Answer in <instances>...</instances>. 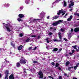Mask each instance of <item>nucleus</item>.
Masks as SVG:
<instances>
[{
  "label": "nucleus",
  "mask_w": 79,
  "mask_h": 79,
  "mask_svg": "<svg viewBox=\"0 0 79 79\" xmlns=\"http://www.w3.org/2000/svg\"><path fill=\"white\" fill-rule=\"evenodd\" d=\"M3 29L6 28L7 31L9 32H10L11 31V29H13V26L8 24H5L3 26Z\"/></svg>",
  "instance_id": "f257e3e1"
},
{
  "label": "nucleus",
  "mask_w": 79,
  "mask_h": 79,
  "mask_svg": "<svg viewBox=\"0 0 79 79\" xmlns=\"http://www.w3.org/2000/svg\"><path fill=\"white\" fill-rule=\"evenodd\" d=\"M62 22V21L61 20H59L57 21L55 23H52V26H56L59 24H60Z\"/></svg>",
  "instance_id": "f03ea898"
},
{
  "label": "nucleus",
  "mask_w": 79,
  "mask_h": 79,
  "mask_svg": "<svg viewBox=\"0 0 79 79\" xmlns=\"http://www.w3.org/2000/svg\"><path fill=\"white\" fill-rule=\"evenodd\" d=\"M5 76L4 79H8V77L9 76L8 75L9 74H10V73H9V71L8 70H6L5 72Z\"/></svg>",
  "instance_id": "7ed1b4c3"
},
{
  "label": "nucleus",
  "mask_w": 79,
  "mask_h": 79,
  "mask_svg": "<svg viewBox=\"0 0 79 79\" xmlns=\"http://www.w3.org/2000/svg\"><path fill=\"white\" fill-rule=\"evenodd\" d=\"M38 75L40 76L39 78L40 79H43L44 78V74L42 71H40L39 72Z\"/></svg>",
  "instance_id": "20e7f679"
},
{
  "label": "nucleus",
  "mask_w": 79,
  "mask_h": 79,
  "mask_svg": "<svg viewBox=\"0 0 79 79\" xmlns=\"http://www.w3.org/2000/svg\"><path fill=\"white\" fill-rule=\"evenodd\" d=\"M20 63L21 64H26V60H24L23 59H21L20 61Z\"/></svg>",
  "instance_id": "39448f33"
},
{
  "label": "nucleus",
  "mask_w": 79,
  "mask_h": 79,
  "mask_svg": "<svg viewBox=\"0 0 79 79\" xmlns=\"http://www.w3.org/2000/svg\"><path fill=\"white\" fill-rule=\"evenodd\" d=\"M71 3L69 5V8H71V6H73L74 5V2L73 1H71L70 2Z\"/></svg>",
  "instance_id": "423d86ee"
},
{
  "label": "nucleus",
  "mask_w": 79,
  "mask_h": 79,
  "mask_svg": "<svg viewBox=\"0 0 79 79\" xmlns=\"http://www.w3.org/2000/svg\"><path fill=\"white\" fill-rule=\"evenodd\" d=\"M9 79H15V77H14V74L13 73L11 74V75L9 76Z\"/></svg>",
  "instance_id": "0eeeda50"
},
{
  "label": "nucleus",
  "mask_w": 79,
  "mask_h": 79,
  "mask_svg": "<svg viewBox=\"0 0 79 79\" xmlns=\"http://www.w3.org/2000/svg\"><path fill=\"white\" fill-rule=\"evenodd\" d=\"M19 18H24V15L23 14H20L18 15Z\"/></svg>",
  "instance_id": "6e6552de"
},
{
  "label": "nucleus",
  "mask_w": 79,
  "mask_h": 79,
  "mask_svg": "<svg viewBox=\"0 0 79 79\" xmlns=\"http://www.w3.org/2000/svg\"><path fill=\"white\" fill-rule=\"evenodd\" d=\"M79 27L76 28L74 29V31L75 32H79Z\"/></svg>",
  "instance_id": "1a4fd4ad"
},
{
  "label": "nucleus",
  "mask_w": 79,
  "mask_h": 79,
  "mask_svg": "<svg viewBox=\"0 0 79 79\" xmlns=\"http://www.w3.org/2000/svg\"><path fill=\"white\" fill-rule=\"evenodd\" d=\"M58 36L60 39H62V37H61V32H60L58 33Z\"/></svg>",
  "instance_id": "9d476101"
},
{
  "label": "nucleus",
  "mask_w": 79,
  "mask_h": 79,
  "mask_svg": "<svg viewBox=\"0 0 79 79\" xmlns=\"http://www.w3.org/2000/svg\"><path fill=\"white\" fill-rule=\"evenodd\" d=\"M23 46L22 45L19 46L18 48V50H21L23 48Z\"/></svg>",
  "instance_id": "9b49d317"
},
{
  "label": "nucleus",
  "mask_w": 79,
  "mask_h": 79,
  "mask_svg": "<svg viewBox=\"0 0 79 79\" xmlns=\"http://www.w3.org/2000/svg\"><path fill=\"white\" fill-rule=\"evenodd\" d=\"M16 66L17 68H19L20 66V63L18 62L16 63Z\"/></svg>",
  "instance_id": "f8f14e48"
},
{
  "label": "nucleus",
  "mask_w": 79,
  "mask_h": 79,
  "mask_svg": "<svg viewBox=\"0 0 79 79\" xmlns=\"http://www.w3.org/2000/svg\"><path fill=\"white\" fill-rule=\"evenodd\" d=\"M40 20H41L40 19H34L33 20V21L36 23V22H37L36 21H40Z\"/></svg>",
  "instance_id": "ddd939ff"
},
{
  "label": "nucleus",
  "mask_w": 79,
  "mask_h": 79,
  "mask_svg": "<svg viewBox=\"0 0 79 79\" xmlns=\"http://www.w3.org/2000/svg\"><path fill=\"white\" fill-rule=\"evenodd\" d=\"M48 39H49V38H47L46 39H45V40H47L46 42L48 44H49L50 43V41L48 40Z\"/></svg>",
  "instance_id": "4468645a"
},
{
  "label": "nucleus",
  "mask_w": 79,
  "mask_h": 79,
  "mask_svg": "<svg viewBox=\"0 0 79 79\" xmlns=\"http://www.w3.org/2000/svg\"><path fill=\"white\" fill-rule=\"evenodd\" d=\"M58 50L57 48H55L52 50V52H56L58 51Z\"/></svg>",
  "instance_id": "2eb2a0df"
},
{
  "label": "nucleus",
  "mask_w": 79,
  "mask_h": 79,
  "mask_svg": "<svg viewBox=\"0 0 79 79\" xmlns=\"http://www.w3.org/2000/svg\"><path fill=\"white\" fill-rule=\"evenodd\" d=\"M59 18V16H57L56 15H55L53 17V19H57V18Z\"/></svg>",
  "instance_id": "dca6fc26"
},
{
  "label": "nucleus",
  "mask_w": 79,
  "mask_h": 79,
  "mask_svg": "<svg viewBox=\"0 0 79 79\" xmlns=\"http://www.w3.org/2000/svg\"><path fill=\"white\" fill-rule=\"evenodd\" d=\"M69 63H70L69 61H67L65 65L66 66H68V65L69 64Z\"/></svg>",
  "instance_id": "f3484780"
},
{
  "label": "nucleus",
  "mask_w": 79,
  "mask_h": 79,
  "mask_svg": "<svg viewBox=\"0 0 79 79\" xmlns=\"http://www.w3.org/2000/svg\"><path fill=\"white\" fill-rule=\"evenodd\" d=\"M21 18H19L17 19V21H18L19 22H20V21H23V20L21 19Z\"/></svg>",
  "instance_id": "a211bd4d"
},
{
  "label": "nucleus",
  "mask_w": 79,
  "mask_h": 79,
  "mask_svg": "<svg viewBox=\"0 0 79 79\" xmlns=\"http://www.w3.org/2000/svg\"><path fill=\"white\" fill-rule=\"evenodd\" d=\"M64 6H66V5H67V4L66 3V2L65 1H64Z\"/></svg>",
  "instance_id": "6ab92c4d"
},
{
  "label": "nucleus",
  "mask_w": 79,
  "mask_h": 79,
  "mask_svg": "<svg viewBox=\"0 0 79 79\" xmlns=\"http://www.w3.org/2000/svg\"><path fill=\"white\" fill-rule=\"evenodd\" d=\"M30 40V38H28L25 41L26 42H29Z\"/></svg>",
  "instance_id": "aec40b11"
},
{
  "label": "nucleus",
  "mask_w": 79,
  "mask_h": 79,
  "mask_svg": "<svg viewBox=\"0 0 79 79\" xmlns=\"http://www.w3.org/2000/svg\"><path fill=\"white\" fill-rule=\"evenodd\" d=\"M74 15L75 16H79V13H74Z\"/></svg>",
  "instance_id": "412c9836"
},
{
  "label": "nucleus",
  "mask_w": 79,
  "mask_h": 79,
  "mask_svg": "<svg viewBox=\"0 0 79 79\" xmlns=\"http://www.w3.org/2000/svg\"><path fill=\"white\" fill-rule=\"evenodd\" d=\"M11 45L12 46V47H15V44H13V42H11Z\"/></svg>",
  "instance_id": "4be33fe9"
},
{
  "label": "nucleus",
  "mask_w": 79,
  "mask_h": 79,
  "mask_svg": "<svg viewBox=\"0 0 79 79\" xmlns=\"http://www.w3.org/2000/svg\"><path fill=\"white\" fill-rule=\"evenodd\" d=\"M33 63L35 64V63H37V64H38V63H39V62L37 61V60H34L33 61Z\"/></svg>",
  "instance_id": "5701e85b"
},
{
  "label": "nucleus",
  "mask_w": 79,
  "mask_h": 79,
  "mask_svg": "<svg viewBox=\"0 0 79 79\" xmlns=\"http://www.w3.org/2000/svg\"><path fill=\"white\" fill-rule=\"evenodd\" d=\"M59 12L60 13H63L64 12L63 11V9H61V10L59 11Z\"/></svg>",
  "instance_id": "b1692460"
},
{
  "label": "nucleus",
  "mask_w": 79,
  "mask_h": 79,
  "mask_svg": "<svg viewBox=\"0 0 79 79\" xmlns=\"http://www.w3.org/2000/svg\"><path fill=\"white\" fill-rule=\"evenodd\" d=\"M72 47H73V48H74L75 50H77V49L76 48V45H75V46H72Z\"/></svg>",
  "instance_id": "393cba45"
},
{
  "label": "nucleus",
  "mask_w": 79,
  "mask_h": 79,
  "mask_svg": "<svg viewBox=\"0 0 79 79\" xmlns=\"http://www.w3.org/2000/svg\"><path fill=\"white\" fill-rule=\"evenodd\" d=\"M54 42H60V40H57V39H56L54 40Z\"/></svg>",
  "instance_id": "a878e982"
},
{
  "label": "nucleus",
  "mask_w": 79,
  "mask_h": 79,
  "mask_svg": "<svg viewBox=\"0 0 79 79\" xmlns=\"http://www.w3.org/2000/svg\"><path fill=\"white\" fill-rule=\"evenodd\" d=\"M77 67H78V65H76L74 67V69L76 70V69H77Z\"/></svg>",
  "instance_id": "bb28decb"
},
{
  "label": "nucleus",
  "mask_w": 79,
  "mask_h": 79,
  "mask_svg": "<svg viewBox=\"0 0 79 79\" xmlns=\"http://www.w3.org/2000/svg\"><path fill=\"white\" fill-rule=\"evenodd\" d=\"M59 66V64H58V63H56V67H58Z\"/></svg>",
  "instance_id": "cd10ccee"
},
{
  "label": "nucleus",
  "mask_w": 79,
  "mask_h": 79,
  "mask_svg": "<svg viewBox=\"0 0 79 79\" xmlns=\"http://www.w3.org/2000/svg\"><path fill=\"white\" fill-rule=\"evenodd\" d=\"M74 68V67H69L68 68V69L69 70V71H70L71 69V68Z\"/></svg>",
  "instance_id": "c85d7f7f"
},
{
  "label": "nucleus",
  "mask_w": 79,
  "mask_h": 79,
  "mask_svg": "<svg viewBox=\"0 0 79 79\" xmlns=\"http://www.w3.org/2000/svg\"><path fill=\"white\" fill-rule=\"evenodd\" d=\"M63 50V49H62L61 48H60V49H59V50L58 51V52H61V50Z\"/></svg>",
  "instance_id": "c756f323"
},
{
  "label": "nucleus",
  "mask_w": 79,
  "mask_h": 79,
  "mask_svg": "<svg viewBox=\"0 0 79 79\" xmlns=\"http://www.w3.org/2000/svg\"><path fill=\"white\" fill-rule=\"evenodd\" d=\"M31 37H37V35H32L31 36Z\"/></svg>",
  "instance_id": "7c9ffc66"
},
{
  "label": "nucleus",
  "mask_w": 79,
  "mask_h": 79,
  "mask_svg": "<svg viewBox=\"0 0 79 79\" xmlns=\"http://www.w3.org/2000/svg\"><path fill=\"white\" fill-rule=\"evenodd\" d=\"M19 36L20 37H23V35L22 33H20L19 34Z\"/></svg>",
  "instance_id": "2f4dec72"
},
{
  "label": "nucleus",
  "mask_w": 79,
  "mask_h": 79,
  "mask_svg": "<svg viewBox=\"0 0 79 79\" xmlns=\"http://www.w3.org/2000/svg\"><path fill=\"white\" fill-rule=\"evenodd\" d=\"M51 64L52 66H55V62H52L51 63Z\"/></svg>",
  "instance_id": "473e14b6"
},
{
  "label": "nucleus",
  "mask_w": 79,
  "mask_h": 79,
  "mask_svg": "<svg viewBox=\"0 0 79 79\" xmlns=\"http://www.w3.org/2000/svg\"><path fill=\"white\" fill-rule=\"evenodd\" d=\"M23 71H24V72H25V73H26V69H24V68L23 69Z\"/></svg>",
  "instance_id": "72a5a7b5"
},
{
  "label": "nucleus",
  "mask_w": 79,
  "mask_h": 79,
  "mask_svg": "<svg viewBox=\"0 0 79 79\" xmlns=\"http://www.w3.org/2000/svg\"><path fill=\"white\" fill-rule=\"evenodd\" d=\"M60 31H61V32H64V30L62 28H61L60 29Z\"/></svg>",
  "instance_id": "f704fd0d"
},
{
  "label": "nucleus",
  "mask_w": 79,
  "mask_h": 79,
  "mask_svg": "<svg viewBox=\"0 0 79 79\" xmlns=\"http://www.w3.org/2000/svg\"><path fill=\"white\" fill-rule=\"evenodd\" d=\"M67 20L68 21H71V19H70L69 18L67 19Z\"/></svg>",
  "instance_id": "c9c22d12"
},
{
  "label": "nucleus",
  "mask_w": 79,
  "mask_h": 79,
  "mask_svg": "<svg viewBox=\"0 0 79 79\" xmlns=\"http://www.w3.org/2000/svg\"><path fill=\"white\" fill-rule=\"evenodd\" d=\"M52 33L50 32L49 33L48 35H52Z\"/></svg>",
  "instance_id": "e433bc0d"
},
{
  "label": "nucleus",
  "mask_w": 79,
  "mask_h": 79,
  "mask_svg": "<svg viewBox=\"0 0 79 79\" xmlns=\"http://www.w3.org/2000/svg\"><path fill=\"white\" fill-rule=\"evenodd\" d=\"M71 19H73V15H70L69 17V18Z\"/></svg>",
  "instance_id": "4c0bfd02"
},
{
  "label": "nucleus",
  "mask_w": 79,
  "mask_h": 79,
  "mask_svg": "<svg viewBox=\"0 0 79 79\" xmlns=\"http://www.w3.org/2000/svg\"><path fill=\"white\" fill-rule=\"evenodd\" d=\"M37 49V47H35L33 49V50H35Z\"/></svg>",
  "instance_id": "58836bf2"
},
{
  "label": "nucleus",
  "mask_w": 79,
  "mask_h": 79,
  "mask_svg": "<svg viewBox=\"0 0 79 79\" xmlns=\"http://www.w3.org/2000/svg\"><path fill=\"white\" fill-rule=\"evenodd\" d=\"M71 31L72 32H73L74 31V29H73V28H71Z\"/></svg>",
  "instance_id": "ea45409f"
},
{
  "label": "nucleus",
  "mask_w": 79,
  "mask_h": 79,
  "mask_svg": "<svg viewBox=\"0 0 79 79\" xmlns=\"http://www.w3.org/2000/svg\"><path fill=\"white\" fill-rule=\"evenodd\" d=\"M60 1H61V0H56V3H58V2H60Z\"/></svg>",
  "instance_id": "a19ab883"
},
{
  "label": "nucleus",
  "mask_w": 79,
  "mask_h": 79,
  "mask_svg": "<svg viewBox=\"0 0 79 79\" xmlns=\"http://www.w3.org/2000/svg\"><path fill=\"white\" fill-rule=\"evenodd\" d=\"M57 69H59V70H61V68H60V67H59L57 68Z\"/></svg>",
  "instance_id": "79ce46f5"
},
{
  "label": "nucleus",
  "mask_w": 79,
  "mask_h": 79,
  "mask_svg": "<svg viewBox=\"0 0 79 79\" xmlns=\"http://www.w3.org/2000/svg\"><path fill=\"white\" fill-rule=\"evenodd\" d=\"M59 79H62V77L60 76L59 77Z\"/></svg>",
  "instance_id": "37998d69"
},
{
  "label": "nucleus",
  "mask_w": 79,
  "mask_h": 79,
  "mask_svg": "<svg viewBox=\"0 0 79 79\" xmlns=\"http://www.w3.org/2000/svg\"><path fill=\"white\" fill-rule=\"evenodd\" d=\"M9 4H7V5H6V7H8V6H9Z\"/></svg>",
  "instance_id": "c03bdc74"
},
{
  "label": "nucleus",
  "mask_w": 79,
  "mask_h": 79,
  "mask_svg": "<svg viewBox=\"0 0 79 79\" xmlns=\"http://www.w3.org/2000/svg\"><path fill=\"white\" fill-rule=\"evenodd\" d=\"M72 53H74V50H73L72 51Z\"/></svg>",
  "instance_id": "a18cd8bd"
},
{
  "label": "nucleus",
  "mask_w": 79,
  "mask_h": 79,
  "mask_svg": "<svg viewBox=\"0 0 79 79\" xmlns=\"http://www.w3.org/2000/svg\"><path fill=\"white\" fill-rule=\"evenodd\" d=\"M20 10H23V7H20Z\"/></svg>",
  "instance_id": "49530a36"
},
{
  "label": "nucleus",
  "mask_w": 79,
  "mask_h": 79,
  "mask_svg": "<svg viewBox=\"0 0 79 79\" xmlns=\"http://www.w3.org/2000/svg\"><path fill=\"white\" fill-rule=\"evenodd\" d=\"M65 14V13L64 12V13H63L62 14V16H63V15H64Z\"/></svg>",
  "instance_id": "de8ad7c7"
},
{
  "label": "nucleus",
  "mask_w": 79,
  "mask_h": 79,
  "mask_svg": "<svg viewBox=\"0 0 79 79\" xmlns=\"http://www.w3.org/2000/svg\"><path fill=\"white\" fill-rule=\"evenodd\" d=\"M60 13L59 12L57 13V14L58 15H60Z\"/></svg>",
  "instance_id": "09e8293b"
},
{
  "label": "nucleus",
  "mask_w": 79,
  "mask_h": 79,
  "mask_svg": "<svg viewBox=\"0 0 79 79\" xmlns=\"http://www.w3.org/2000/svg\"><path fill=\"white\" fill-rule=\"evenodd\" d=\"M64 39L65 40V41H68V40L66 39V38H64Z\"/></svg>",
  "instance_id": "8fccbe9b"
},
{
  "label": "nucleus",
  "mask_w": 79,
  "mask_h": 79,
  "mask_svg": "<svg viewBox=\"0 0 79 79\" xmlns=\"http://www.w3.org/2000/svg\"><path fill=\"white\" fill-rule=\"evenodd\" d=\"M69 55H73V53H72V52H69Z\"/></svg>",
  "instance_id": "3c124183"
},
{
  "label": "nucleus",
  "mask_w": 79,
  "mask_h": 79,
  "mask_svg": "<svg viewBox=\"0 0 79 79\" xmlns=\"http://www.w3.org/2000/svg\"><path fill=\"white\" fill-rule=\"evenodd\" d=\"M29 50H31V49H32V47H29L28 48Z\"/></svg>",
  "instance_id": "603ef678"
},
{
  "label": "nucleus",
  "mask_w": 79,
  "mask_h": 79,
  "mask_svg": "<svg viewBox=\"0 0 79 79\" xmlns=\"http://www.w3.org/2000/svg\"><path fill=\"white\" fill-rule=\"evenodd\" d=\"M50 29H53V27H50L49 28Z\"/></svg>",
  "instance_id": "864d4df0"
},
{
  "label": "nucleus",
  "mask_w": 79,
  "mask_h": 79,
  "mask_svg": "<svg viewBox=\"0 0 79 79\" xmlns=\"http://www.w3.org/2000/svg\"><path fill=\"white\" fill-rule=\"evenodd\" d=\"M39 38H40V36L39 35V36H38L37 39H39Z\"/></svg>",
  "instance_id": "5fc2aeb1"
},
{
  "label": "nucleus",
  "mask_w": 79,
  "mask_h": 79,
  "mask_svg": "<svg viewBox=\"0 0 79 79\" xmlns=\"http://www.w3.org/2000/svg\"><path fill=\"white\" fill-rule=\"evenodd\" d=\"M73 79H77L76 77H73Z\"/></svg>",
  "instance_id": "6e6d98bb"
},
{
  "label": "nucleus",
  "mask_w": 79,
  "mask_h": 79,
  "mask_svg": "<svg viewBox=\"0 0 79 79\" xmlns=\"http://www.w3.org/2000/svg\"><path fill=\"white\" fill-rule=\"evenodd\" d=\"M68 15L67 14H66L64 16V17H66V16H67V15Z\"/></svg>",
  "instance_id": "4d7b16f0"
},
{
  "label": "nucleus",
  "mask_w": 79,
  "mask_h": 79,
  "mask_svg": "<svg viewBox=\"0 0 79 79\" xmlns=\"http://www.w3.org/2000/svg\"><path fill=\"white\" fill-rule=\"evenodd\" d=\"M64 76H67V74H66V73H64Z\"/></svg>",
  "instance_id": "13d9d810"
},
{
  "label": "nucleus",
  "mask_w": 79,
  "mask_h": 79,
  "mask_svg": "<svg viewBox=\"0 0 79 79\" xmlns=\"http://www.w3.org/2000/svg\"><path fill=\"white\" fill-rule=\"evenodd\" d=\"M2 77V74L1 73L0 74V78H1V77Z\"/></svg>",
  "instance_id": "bf43d9fd"
},
{
  "label": "nucleus",
  "mask_w": 79,
  "mask_h": 79,
  "mask_svg": "<svg viewBox=\"0 0 79 79\" xmlns=\"http://www.w3.org/2000/svg\"><path fill=\"white\" fill-rule=\"evenodd\" d=\"M48 77H49V78H52V77L51 76H49Z\"/></svg>",
  "instance_id": "052dcab7"
},
{
  "label": "nucleus",
  "mask_w": 79,
  "mask_h": 79,
  "mask_svg": "<svg viewBox=\"0 0 79 79\" xmlns=\"http://www.w3.org/2000/svg\"><path fill=\"white\" fill-rule=\"evenodd\" d=\"M49 18H50V16H48L47 17V19H49Z\"/></svg>",
  "instance_id": "680f3d73"
},
{
  "label": "nucleus",
  "mask_w": 79,
  "mask_h": 79,
  "mask_svg": "<svg viewBox=\"0 0 79 79\" xmlns=\"http://www.w3.org/2000/svg\"><path fill=\"white\" fill-rule=\"evenodd\" d=\"M72 10H73V9H70V11H71Z\"/></svg>",
  "instance_id": "e2e57ef3"
},
{
  "label": "nucleus",
  "mask_w": 79,
  "mask_h": 79,
  "mask_svg": "<svg viewBox=\"0 0 79 79\" xmlns=\"http://www.w3.org/2000/svg\"><path fill=\"white\" fill-rule=\"evenodd\" d=\"M77 52H79V49H77Z\"/></svg>",
  "instance_id": "0e129e2a"
},
{
  "label": "nucleus",
  "mask_w": 79,
  "mask_h": 79,
  "mask_svg": "<svg viewBox=\"0 0 79 79\" xmlns=\"http://www.w3.org/2000/svg\"><path fill=\"white\" fill-rule=\"evenodd\" d=\"M69 35H71V33H69Z\"/></svg>",
  "instance_id": "69168bd1"
},
{
  "label": "nucleus",
  "mask_w": 79,
  "mask_h": 79,
  "mask_svg": "<svg viewBox=\"0 0 79 79\" xmlns=\"http://www.w3.org/2000/svg\"><path fill=\"white\" fill-rule=\"evenodd\" d=\"M54 31H56V28H54Z\"/></svg>",
  "instance_id": "338daca9"
},
{
  "label": "nucleus",
  "mask_w": 79,
  "mask_h": 79,
  "mask_svg": "<svg viewBox=\"0 0 79 79\" xmlns=\"http://www.w3.org/2000/svg\"><path fill=\"white\" fill-rule=\"evenodd\" d=\"M66 56H69V55L68 54H66Z\"/></svg>",
  "instance_id": "774afa93"
}]
</instances>
